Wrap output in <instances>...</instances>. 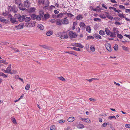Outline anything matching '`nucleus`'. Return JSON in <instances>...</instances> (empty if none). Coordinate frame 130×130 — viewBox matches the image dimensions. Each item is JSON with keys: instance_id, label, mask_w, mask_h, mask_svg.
<instances>
[{"instance_id": "f257e3e1", "label": "nucleus", "mask_w": 130, "mask_h": 130, "mask_svg": "<svg viewBox=\"0 0 130 130\" xmlns=\"http://www.w3.org/2000/svg\"><path fill=\"white\" fill-rule=\"evenodd\" d=\"M57 36L59 37L62 38L67 39L68 37V35L65 32H59L57 34Z\"/></svg>"}, {"instance_id": "f03ea898", "label": "nucleus", "mask_w": 130, "mask_h": 130, "mask_svg": "<svg viewBox=\"0 0 130 130\" xmlns=\"http://www.w3.org/2000/svg\"><path fill=\"white\" fill-rule=\"evenodd\" d=\"M15 15L18 21L21 22L24 21L25 16L24 15H21L19 14H16Z\"/></svg>"}, {"instance_id": "7ed1b4c3", "label": "nucleus", "mask_w": 130, "mask_h": 130, "mask_svg": "<svg viewBox=\"0 0 130 130\" xmlns=\"http://www.w3.org/2000/svg\"><path fill=\"white\" fill-rule=\"evenodd\" d=\"M69 38L71 39H72V38H75L77 36V34L75 33H74L71 31L69 32Z\"/></svg>"}, {"instance_id": "20e7f679", "label": "nucleus", "mask_w": 130, "mask_h": 130, "mask_svg": "<svg viewBox=\"0 0 130 130\" xmlns=\"http://www.w3.org/2000/svg\"><path fill=\"white\" fill-rule=\"evenodd\" d=\"M10 21L13 24H17L18 23V21L16 20V18L14 17L11 18Z\"/></svg>"}, {"instance_id": "39448f33", "label": "nucleus", "mask_w": 130, "mask_h": 130, "mask_svg": "<svg viewBox=\"0 0 130 130\" xmlns=\"http://www.w3.org/2000/svg\"><path fill=\"white\" fill-rule=\"evenodd\" d=\"M106 47L107 49L109 51L111 52V46L109 43H107L106 44Z\"/></svg>"}, {"instance_id": "423d86ee", "label": "nucleus", "mask_w": 130, "mask_h": 130, "mask_svg": "<svg viewBox=\"0 0 130 130\" xmlns=\"http://www.w3.org/2000/svg\"><path fill=\"white\" fill-rule=\"evenodd\" d=\"M81 120L83 121L86 123H89L91 122V121L88 118H81Z\"/></svg>"}, {"instance_id": "0eeeda50", "label": "nucleus", "mask_w": 130, "mask_h": 130, "mask_svg": "<svg viewBox=\"0 0 130 130\" xmlns=\"http://www.w3.org/2000/svg\"><path fill=\"white\" fill-rule=\"evenodd\" d=\"M79 26L82 30L85 29L86 27V25L84 22H81L79 24Z\"/></svg>"}, {"instance_id": "6e6552de", "label": "nucleus", "mask_w": 130, "mask_h": 130, "mask_svg": "<svg viewBox=\"0 0 130 130\" xmlns=\"http://www.w3.org/2000/svg\"><path fill=\"white\" fill-rule=\"evenodd\" d=\"M67 17L66 18L63 19V21L62 23L64 24H68L69 22L68 21V19H67Z\"/></svg>"}, {"instance_id": "1a4fd4ad", "label": "nucleus", "mask_w": 130, "mask_h": 130, "mask_svg": "<svg viewBox=\"0 0 130 130\" xmlns=\"http://www.w3.org/2000/svg\"><path fill=\"white\" fill-rule=\"evenodd\" d=\"M15 3L17 5H19L22 6V4L21 3V0H14Z\"/></svg>"}, {"instance_id": "9d476101", "label": "nucleus", "mask_w": 130, "mask_h": 130, "mask_svg": "<svg viewBox=\"0 0 130 130\" xmlns=\"http://www.w3.org/2000/svg\"><path fill=\"white\" fill-rule=\"evenodd\" d=\"M24 6L27 7H29L30 3L28 0L25 1L24 2Z\"/></svg>"}, {"instance_id": "9b49d317", "label": "nucleus", "mask_w": 130, "mask_h": 130, "mask_svg": "<svg viewBox=\"0 0 130 130\" xmlns=\"http://www.w3.org/2000/svg\"><path fill=\"white\" fill-rule=\"evenodd\" d=\"M75 119V118L74 117L72 116L69 117L67 119V121L70 122H73Z\"/></svg>"}, {"instance_id": "f8f14e48", "label": "nucleus", "mask_w": 130, "mask_h": 130, "mask_svg": "<svg viewBox=\"0 0 130 130\" xmlns=\"http://www.w3.org/2000/svg\"><path fill=\"white\" fill-rule=\"evenodd\" d=\"M62 21L61 20L59 19H57L56 20V24L60 26L62 25Z\"/></svg>"}, {"instance_id": "ddd939ff", "label": "nucleus", "mask_w": 130, "mask_h": 130, "mask_svg": "<svg viewBox=\"0 0 130 130\" xmlns=\"http://www.w3.org/2000/svg\"><path fill=\"white\" fill-rule=\"evenodd\" d=\"M24 25L22 24H20L16 26L15 27L18 29H20L23 28V27Z\"/></svg>"}, {"instance_id": "4468645a", "label": "nucleus", "mask_w": 130, "mask_h": 130, "mask_svg": "<svg viewBox=\"0 0 130 130\" xmlns=\"http://www.w3.org/2000/svg\"><path fill=\"white\" fill-rule=\"evenodd\" d=\"M0 21L5 23H6L8 22V21L5 19H4L3 17L0 18Z\"/></svg>"}, {"instance_id": "2eb2a0df", "label": "nucleus", "mask_w": 130, "mask_h": 130, "mask_svg": "<svg viewBox=\"0 0 130 130\" xmlns=\"http://www.w3.org/2000/svg\"><path fill=\"white\" fill-rule=\"evenodd\" d=\"M118 29L117 28L115 27L113 29V32L114 34L116 35L117 33V34L119 32L118 31Z\"/></svg>"}, {"instance_id": "dca6fc26", "label": "nucleus", "mask_w": 130, "mask_h": 130, "mask_svg": "<svg viewBox=\"0 0 130 130\" xmlns=\"http://www.w3.org/2000/svg\"><path fill=\"white\" fill-rule=\"evenodd\" d=\"M30 24L29 27H34L35 25V22L34 21H31L30 23H27V24Z\"/></svg>"}, {"instance_id": "f3484780", "label": "nucleus", "mask_w": 130, "mask_h": 130, "mask_svg": "<svg viewBox=\"0 0 130 130\" xmlns=\"http://www.w3.org/2000/svg\"><path fill=\"white\" fill-rule=\"evenodd\" d=\"M83 17L82 15L79 14L76 17V19L78 20H80L82 19L83 18Z\"/></svg>"}, {"instance_id": "a211bd4d", "label": "nucleus", "mask_w": 130, "mask_h": 130, "mask_svg": "<svg viewBox=\"0 0 130 130\" xmlns=\"http://www.w3.org/2000/svg\"><path fill=\"white\" fill-rule=\"evenodd\" d=\"M24 21L26 22H28L30 21L31 19V18L29 17H25V18Z\"/></svg>"}, {"instance_id": "6ab92c4d", "label": "nucleus", "mask_w": 130, "mask_h": 130, "mask_svg": "<svg viewBox=\"0 0 130 130\" xmlns=\"http://www.w3.org/2000/svg\"><path fill=\"white\" fill-rule=\"evenodd\" d=\"M105 30L107 35H109L111 33L109 30L107 28H106L105 29Z\"/></svg>"}, {"instance_id": "aec40b11", "label": "nucleus", "mask_w": 130, "mask_h": 130, "mask_svg": "<svg viewBox=\"0 0 130 130\" xmlns=\"http://www.w3.org/2000/svg\"><path fill=\"white\" fill-rule=\"evenodd\" d=\"M94 37H95V38L98 39H99L101 38V36L99 34H96L93 35Z\"/></svg>"}, {"instance_id": "412c9836", "label": "nucleus", "mask_w": 130, "mask_h": 130, "mask_svg": "<svg viewBox=\"0 0 130 130\" xmlns=\"http://www.w3.org/2000/svg\"><path fill=\"white\" fill-rule=\"evenodd\" d=\"M86 31L89 33H90L91 28L89 26H87L86 28Z\"/></svg>"}, {"instance_id": "4be33fe9", "label": "nucleus", "mask_w": 130, "mask_h": 130, "mask_svg": "<svg viewBox=\"0 0 130 130\" xmlns=\"http://www.w3.org/2000/svg\"><path fill=\"white\" fill-rule=\"evenodd\" d=\"M37 27L40 29L41 30H43L44 28V26L42 24L38 25H37Z\"/></svg>"}, {"instance_id": "5701e85b", "label": "nucleus", "mask_w": 130, "mask_h": 130, "mask_svg": "<svg viewBox=\"0 0 130 130\" xmlns=\"http://www.w3.org/2000/svg\"><path fill=\"white\" fill-rule=\"evenodd\" d=\"M35 8L33 7V8H31L28 12L29 13H31L32 12H34L35 11Z\"/></svg>"}, {"instance_id": "b1692460", "label": "nucleus", "mask_w": 130, "mask_h": 130, "mask_svg": "<svg viewBox=\"0 0 130 130\" xmlns=\"http://www.w3.org/2000/svg\"><path fill=\"white\" fill-rule=\"evenodd\" d=\"M0 76H3L4 78H6L7 77V76L4 73L0 72Z\"/></svg>"}, {"instance_id": "393cba45", "label": "nucleus", "mask_w": 130, "mask_h": 130, "mask_svg": "<svg viewBox=\"0 0 130 130\" xmlns=\"http://www.w3.org/2000/svg\"><path fill=\"white\" fill-rule=\"evenodd\" d=\"M11 64H10L8 67L6 69V70L7 71H8L9 72V73H10L11 71Z\"/></svg>"}, {"instance_id": "a878e982", "label": "nucleus", "mask_w": 130, "mask_h": 130, "mask_svg": "<svg viewBox=\"0 0 130 130\" xmlns=\"http://www.w3.org/2000/svg\"><path fill=\"white\" fill-rule=\"evenodd\" d=\"M122 48L124 50L126 51H128L129 50L128 48L124 46H122Z\"/></svg>"}, {"instance_id": "bb28decb", "label": "nucleus", "mask_w": 130, "mask_h": 130, "mask_svg": "<svg viewBox=\"0 0 130 130\" xmlns=\"http://www.w3.org/2000/svg\"><path fill=\"white\" fill-rule=\"evenodd\" d=\"M66 53L71 54L75 56H76V53L74 51H71L70 52H66Z\"/></svg>"}, {"instance_id": "cd10ccee", "label": "nucleus", "mask_w": 130, "mask_h": 130, "mask_svg": "<svg viewBox=\"0 0 130 130\" xmlns=\"http://www.w3.org/2000/svg\"><path fill=\"white\" fill-rule=\"evenodd\" d=\"M99 34L101 35H103L105 34V32L103 30H100L99 32Z\"/></svg>"}, {"instance_id": "c85d7f7f", "label": "nucleus", "mask_w": 130, "mask_h": 130, "mask_svg": "<svg viewBox=\"0 0 130 130\" xmlns=\"http://www.w3.org/2000/svg\"><path fill=\"white\" fill-rule=\"evenodd\" d=\"M46 3H45L44 4L45 5V6L44 7V8H46V7H48L49 6V1L48 0H46Z\"/></svg>"}, {"instance_id": "c756f323", "label": "nucleus", "mask_w": 130, "mask_h": 130, "mask_svg": "<svg viewBox=\"0 0 130 130\" xmlns=\"http://www.w3.org/2000/svg\"><path fill=\"white\" fill-rule=\"evenodd\" d=\"M38 2L39 4H44V0H38Z\"/></svg>"}, {"instance_id": "7c9ffc66", "label": "nucleus", "mask_w": 130, "mask_h": 130, "mask_svg": "<svg viewBox=\"0 0 130 130\" xmlns=\"http://www.w3.org/2000/svg\"><path fill=\"white\" fill-rule=\"evenodd\" d=\"M11 9L12 11L14 13H16L17 12V9L15 8L12 7H11Z\"/></svg>"}, {"instance_id": "2f4dec72", "label": "nucleus", "mask_w": 130, "mask_h": 130, "mask_svg": "<svg viewBox=\"0 0 130 130\" xmlns=\"http://www.w3.org/2000/svg\"><path fill=\"white\" fill-rule=\"evenodd\" d=\"M36 18V15L35 14H32L31 16V19L32 20H34Z\"/></svg>"}, {"instance_id": "473e14b6", "label": "nucleus", "mask_w": 130, "mask_h": 130, "mask_svg": "<svg viewBox=\"0 0 130 130\" xmlns=\"http://www.w3.org/2000/svg\"><path fill=\"white\" fill-rule=\"evenodd\" d=\"M30 84H28L25 86V89L27 90H28L30 88Z\"/></svg>"}, {"instance_id": "72a5a7b5", "label": "nucleus", "mask_w": 130, "mask_h": 130, "mask_svg": "<svg viewBox=\"0 0 130 130\" xmlns=\"http://www.w3.org/2000/svg\"><path fill=\"white\" fill-rule=\"evenodd\" d=\"M84 127V126L82 124H79L78 126V127L79 128H83Z\"/></svg>"}, {"instance_id": "f704fd0d", "label": "nucleus", "mask_w": 130, "mask_h": 130, "mask_svg": "<svg viewBox=\"0 0 130 130\" xmlns=\"http://www.w3.org/2000/svg\"><path fill=\"white\" fill-rule=\"evenodd\" d=\"M11 119L12 121L13 122V123L15 124H17V122L16 121L14 118H11Z\"/></svg>"}, {"instance_id": "c9c22d12", "label": "nucleus", "mask_w": 130, "mask_h": 130, "mask_svg": "<svg viewBox=\"0 0 130 130\" xmlns=\"http://www.w3.org/2000/svg\"><path fill=\"white\" fill-rule=\"evenodd\" d=\"M52 34L53 32L50 31H48L46 33V35L48 36H50Z\"/></svg>"}, {"instance_id": "e433bc0d", "label": "nucleus", "mask_w": 130, "mask_h": 130, "mask_svg": "<svg viewBox=\"0 0 130 130\" xmlns=\"http://www.w3.org/2000/svg\"><path fill=\"white\" fill-rule=\"evenodd\" d=\"M44 17L45 20H46L50 16L48 14H45L44 15Z\"/></svg>"}, {"instance_id": "4c0bfd02", "label": "nucleus", "mask_w": 130, "mask_h": 130, "mask_svg": "<svg viewBox=\"0 0 130 130\" xmlns=\"http://www.w3.org/2000/svg\"><path fill=\"white\" fill-rule=\"evenodd\" d=\"M117 36L120 39H122L123 38V36L120 34L118 33L117 34Z\"/></svg>"}, {"instance_id": "58836bf2", "label": "nucleus", "mask_w": 130, "mask_h": 130, "mask_svg": "<svg viewBox=\"0 0 130 130\" xmlns=\"http://www.w3.org/2000/svg\"><path fill=\"white\" fill-rule=\"evenodd\" d=\"M9 13V12L6 11L5 12H3L2 14L4 16H6L8 15Z\"/></svg>"}, {"instance_id": "ea45409f", "label": "nucleus", "mask_w": 130, "mask_h": 130, "mask_svg": "<svg viewBox=\"0 0 130 130\" xmlns=\"http://www.w3.org/2000/svg\"><path fill=\"white\" fill-rule=\"evenodd\" d=\"M64 14L62 13H60L59 14H58L57 16V17L58 18H59L60 17H62L63 15Z\"/></svg>"}, {"instance_id": "a19ab883", "label": "nucleus", "mask_w": 130, "mask_h": 130, "mask_svg": "<svg viewBox=\"0 0 130 130\" xmlns=\"http://www.w3.org/2000/svg\"><path fill=\"white\" fill-rule=\"evenodd\" d=\"M39 46L41 47H42L43 48L45 49H47L48 48V47L46 45H39Z\"/></svg>"}, {"instance_id": "79ce46f5", "label": "nucleus", "mask_w": 130, "mask_h": 130, "mask_svg": "<svg viewBox=\"0 0 130 130\" xmlns=\"http://www.w3.org/2000/svg\"><path fill=\"white\" fill-rule=\"evenodd\" d=\"M67 16L68 17H72L74 16V15L70 13H66Z\"/></svg>"}, {"instance_id": "37998d69", "label": "nucleus", "mask_w": 130, "mask_h": 130, "mask_svg": "<svg viewBox=\"0 0 130 130\" xmlns=\"http://www.w3.org/2000/svg\"><path fill=\"white\" fill-rule=\"evenodd\" d=\"M100 17L101 18L103 19L105 18L107 16H106V15H105L104 14H103L102 15H100Z\"/></svg>"}, {"instance_id": "c03bdc74", "label": "nucleus", "mask_w": 130, "mask_h": 130, "mask_svg": "<svg viewBox=\"0 0 130 130\" xmlns=\"http://www.w3.org/2000/svg\"><path fill=\"white\" fill-rule=\"evenodd\" d=\"M106 16L107 18L110 19L112 20L113 19V17L112 16L109 15L108 14L106 15Z\"/></svg>"}, {"instance_id": "a18cd8bd", "label": "nucleus", "mask_w": 130, "mask_h": 130, "mask_svg": "<svg viewBox=\"0 0 130 130\" xmlns=\"http://www.w3.org/2000/svg\"><path fill=\"white\" fill-rule=\"evenodd\" d=\"M94 38V37L92 36H89L87 38V40H88L90 39H93Z\"/></svg>"}, {"instance_id": "49530a36", "label": "nucleus", "mask_w": 130, "mask_h": 130, "mask_svg": "<svg viewBox=\"0 0 130 130\" xmlns=\"http://www.w3.org/2000/svg\"><path fill=\"white\" fill-rule=\"evenodd\" d=\"M111 35L110 36V37H114L116 36V35L115 34H114V33L113 32H111Z\"/></svg>"}, {"instance_id": "de8ad7c7", "label": "nucleus", "mask_w": 130, "mask_h": 130, "mask_svg": "<svg viewBox=\"0 0 130 130\" xmlns=\"http://www.w3.org/2000/svg\"><path fill=\"white\" fill-rule=\"evenodd\" d=\"M90 48L91 50L93 52H94L95 50V48L93 46H91Z\"/></svg>"}, {"instance_id": "09e8293b", "label": "nucleus", "mask_w": 130, "mask_h": 130, "mask_svg": "<svg viewBox=\"0 0 130 130\" xmlns=\"http://www.w3.org/2000/svg\"><path fill=\"white\" fill-rule=\"evenodd\" d=\"M44 12H40L39 13V16L41 17H43Z\"/></svg>"}, {"instance_id": "8fccbe9b", "label": "nucleus", "mask_w": 130, "mask_h": 130, "mask_svg": "<svg viewBox=\"0 0 130 130\" xmlns=\"http://www.w3.org/2000/svg\"><path fill=\"white\" fill-rule=\"evenodd\" d=\"M114 118V119H116V118L115 117V116H109L108 117V119L111 120L112 118Z\"/></svg>"}, {"instance_id": "3c124183", "label": "nucleus", "mask_w": 130, "mask_h": 130, "mask_svg": "<svg viewBox=\"0 0 130 130\" xmlns=\"http://www.w3.org/2000/svg\"><path fill=\"white\" fill-rule=\"evenodd\" d=\"M118 45L117 44H115L114 47V50L115 51H117L118 50Z\"/></svg>"}, {"instance_id": "603ef678", "label": "nucleus", "mask_w": 130, "mask_h": 130, "mask_svg": "<svg viewBox=\"0 0 130 130\" xmlns=\"http://www.w3.org/2000/svg\"><path fill=\"white\" fill-rule=\"evenodd\" d=\"M58 78L60 80L62 81H65V79L62 76L58 77Z\"/></svg>"}, {"instance_id": "864d4df0", "label": "nucleus", "mask_w": 130, "mask_h": 130, "mask_svg": "<svg viewBox=\"0 0 130 130\" xmlns=\"http://www.w3.org/2000/svg\"><path fill=\"white\" fill-rule=\"evenodd\" d=\"M96 79H98L97 78H92L91 79H89L87 80L89 81L90 82H91L92 81L94 80H95Z\"/></svg>"}, {"instance_id": "5fc2aeb1", "label": "nucleus", "mask_w": 130, "mask_h": 130, "mask_svg": "<svg viewBox=\"0 0 130 130\" xmlns=\"http://www.w3.org/2000/svg\"><path fill=\"white\" fill-rule=\"evenodd\" d=\"M50 130H55V126L54 125H53L50 127Z\"/></svg>"}, {"instance_id": "6e6d98bb", "label": "nucleus", "mask_w": 130, "mask_h": 130, "mask_svg": "<svg viewBox=\"0 0 130 130\" xmlns=\"http://www.w3.org/2000/svg\"><path fill=\"white\" fill-rule=\"evenodd\" d=\"M78 43H72L71 44V45L72 46H76L78 47Z\"/></svg>"}, {"instance_id": "4d7b16f0", "label": "nucleus", "mask_w": 130, "mask_h": 130, "mask_svg": "<svg viewBox=\"0 0 130 130\" xmlns=\"http://www.w3.org/2000/svg\"><path fill=\"white\" fill-rule=\"evenodd\" d=\"M41 18L39 15H37V16H36V19L37 20L39 21L41 20Z\"/></svg>"}, {"instance_id": "13d9d810", "label": "nucleus", "mask_w": 130, "mask_h": 130, "mask_svg": "<svg viewBox=\"0 0 130 130\" xmlns=\"http://www.w3.org/2000/svg\"><path fill=\"white\" fill-rule=\"evenodd\" d=\"M11 7H12L11 6H8V12H10L11 11H12L11 9Z\"/></svg>"}, {"instance_id": "bf43d9fd", "label": "nucleus", "mask_w": 130, "mask_h": 130, "mask_svg": "<svg viewBox=\"0 0 130 130\" xmlns=\"http://www.w3.org/2000/svg\"><path fill=\"white\" fill-rule=\"evenodd\" d=\"M65 120H61L59 121V122L60 123H62L65 122Z\"/></svg>"}, {"instance_id": "052dcab7", "label": "nucleus", "mask_w": 130, "mask_h": 130, "mask_svg": "<svg viewBox=\"0 0 130 130\" xmlns=\"http://www.w3.org/2000/svg\"><path fill=\"white\" fill-rule=\"evenodd\" d=\"M119 7L121 9H125V6H124L122 5H120L119 6Z\"/></svg>"}, {"instance_id": "680f3d73", "label": "nucleus", "mask_w": 130, "mask_h": 130, "mask_svg": "<svg viewBox=\"0 0 130 130\" xmlns=\"http://www.w3.org/2000/svg\"><path fill=\"white\" fill-rule=\"evenodd\" d=\"M78 47H79L80 48H83L84 47V46L82 45H81L80 43H78Z\"/></svg>"}, {"instance_id": "e2e57ef3", "label": "nucleus", "mask_w": 130, "mask_h": 130, "mask_svg": "<svg viewBox=\"0 0 130 130\" xmlns=\"http://www.w3.org/2000/svg\"><path fill=\"white\" fill-rule=\"evenodd\" d=\"M65 130H72V129L70 126H68L67 128H66Z\"/></svg>"}, {"instance_id": "0e129e2a", "label": "nucleus", "mask_w": 130, "mask_h": 130, "mask_svg": "<svg viewBox=\"0 0 130 130\" xmlns=\"http://www.w3.org/2000/svg\"><path fill=\"white\" fill-rule=\"evenodd\" d=\"M114 24L116 25H120L121 24L119 22H117V21H116L115 23Z\"/></svg>"}, {"instance_id": "69168bd1", "label": "nucleus", "mask_w": 130, "mask_h": 130, "mask_svg": "<svg viewBox=\"0 0 130 130\" xmlns=\"http://www.w3.org/2000/svg\"><path fill=\"white\" fill-rule=\"evenodd\" d=\"M89 100H90L91 101H93V102L95 101V100L94 99L92 98H90L89 99Z\"/></svg>"}, {"instance_id": "338daca9", "label": "nucleus", "mask_w": 130, "mask_h": 130, "mask_svg": "<svg viewBox=\"0 0 130 130\" xmlns=\"http://www.w3.org/2000/svg\"><path fill=\"white\" fill-rule=\"evenodd\" d=\"M76 29L77 32L78 33L80 32V29L79 27L77 28H76Z\"/></svg>"}, {"instance_id": "774afa93", "label": "nucleus", "mask_w": 130, "mask_h": 130, "mask_svg": "<svg viewBox=\"0 0 130 130\" xmlns=\"http://www.w3.org/2000/svg\"><path fill=\"white\" fill-rule=\"evenodd\" d=\"M125 127L127 128H130V124H126L125 125Z\"/></svg>"}]
</instances>
